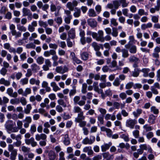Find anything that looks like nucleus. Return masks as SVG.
<instances>
[{
    "label": "nucleus",
    "mask_w": 160,
    "mask_h": 160,
    "mask_svg": "<svg viewBox=\"0 0 160 160\" xmlns=\"http://www.w3.org/2000/svg\"><path fill=\"white\" fill-rule=\"evenodd\" d=\"M87 84L84 83L82 84V92L83 94L86 93L87 92Z\"/></svg>",
    "instance_id": "obj_49"
},
{
    "label": "nucleus",
    "mask_w": 160,
    "mask_h": 160,
    "mask_svg": "<svg viewBox=\"0 0 160 160\" xmlns=\"http://www.w3.org/2000/svg\"><path fill=\"white\" fill-rule=\"evenodd\" d=\"M64 156V152L62 151L61 152L59 153V160H65Z\"/></svg>",
    "instance_id": "obj_64"
},
{
    "label": "nucleus",
    "mask_w": 160,
    "mask_h": 160,
    "mask_svg": "<svg viewBox=\"0 0 160 160\" xmlns=\"http://www.w3.org/2000/svg\"><path fill=\"white\" fill-rule=\"evenodd\" d=\"M64 144L66 146L69 145L70 143V140L68 134L65 135L64 138L63 140Z\"/></svg>",
    "instance_id": "obj_20"
},
{
    "label": "nucleus",
    "mask_w": 160,
    "mask_h": 160,
    "mask_svg": "<svg viewBox=\"0 0 160 160\" xmlns=\"http://www.w3.org/2000/svg\"><path fill=\"white\" fill-rule=\"evenodd\" d=\"M134 83L132 82H130L127 83L125 85V88L126 89H131L132 87H133Z\"/></svg>",
    "instance_id": "obj_53"
},
{
    "label": "nucleus",
    "mask_w": 160,
    "mask_h": 160,
    "mask_svg": "<svg viewBox=\"0 0 160 160\" xmlns=\"http://www.w3.org/2000/svg\"><path fill=\"white\" fill-rule=\"evenodd\" d=\"M102 115H105L107 112L106 110L102 108H99L98 109Z\"/></svg>",
    "instance_id": "obj_60"
},
{
    "label": "nucleus",
    "mask_w": 160,
    "mask_h": 160,
    "mask_svg": "<svg viewBox=\"0 0 160 160\" xmlns=\"http://www.w3.org/2000/svg\"><path fill=\"white\" fill-rule=\"evenodd\" d=\"M58 105L62 106L63 107L65 108L67 107V104L64 102L63 100L62 99H59L57 101Z\"/></svg>",
    "instance_id": "obj_41"
},
{
    "label": "nucleus",
    "mask_w": 160,
    "mask_h": 160,
    "mask_svg": "<svg viewBox=\"0 0 160 160\" xmlns=\"http://www.w3.org/2000/svg\"><path fill=\"white\" fill-rule=\"evenodd\" d=\"M30 149L25 146L21 147V150L24 153H28L30 152Z\"/></svg>",
    "instance_id": "obj_45"
},
{
    "label": "nucleus",
    "mask_w": 160,
    "mask_h": 160,
    "mask_svg": "<svg viewBox=\"0 0 160 160\" xmlns=\"http://www.w3.org/2000/svg\"><path fill=\"white\" fill-rule=\"evenodd\" d=\"M103 35L104 32L102 30H99L98 32V33H96V35L95 36L94 38L97 41L104 42Z\"/></svg>",
    "instance_id": "obj_2"
},
{
    "label": "nucleus",
    "mask_w": 160,
    "mask_h": 160,
    "mask_svg": "<svg viewBox=\"0 0 160 160\" xmlns=\"http://www.w3.org/2000/svg\"><path fill=\"white\" fill-rule=\"evenodd\" d=\"M81 57L83 60H86L88 58V54L87 52H83L81 54Z\"/></svg>",
    "instance_id": "obj_43"
},
{
    "label": "nucleus",
    "mask_w": 160,
    "mask_h": 160,
    "mask_svg": "<svg viewBox=\"0 0 160 160\" xmlns=\"http://www.w3.org/2000/svg\"><path fill=\"white\" fill-rule=\"evenodd\" d=\"M137 123V121L135 119H129L127 120L126 126L131 128H133L135 125Z\"/></svg>",
    "instance_id": "obj_4"
},
{
    "label": "nucleus",
    "mask_w": 160,
    "mask_h": 160,
    "mask_svg": "<svg viewBox=\"0 0 160 160\" xmlns=\"http://www.w3.org/2000/svg\"><path fill=\"white\" fill-rule=\"evenodd\" d=\"M119 96L122 100H123L126 98L127 95L126 92H122L120 93Z\"/></svg>",
    "instance_id": "obj_55"
},
{
    "label": "nucleus",
    "mask_w": 160,
    "mask_h": 160,
    "mask_svg": "<svg viewBox=\"0 0 160 160\" xmlns=\"http://www.w3.org/2000/svg\"><path fill=\"white\" fill-rule=\"evenodd\" d=\"M83 151L84 152H87L89 155H92L94 153L91 147H85L83 148Z\"/></svg>",
    "instance_id": "obj_12"
},
{
    "label": "nucleus",
    "mask_w": 160,
    "mask_h": 160,
    "mask_svg": "<svg viewBox=\"0 0 160 160\" xmlns=\"http://www.w3.org/2000/svg\"><path fill=\"white\" fill-rule=\"evenodd\" d=\"M138 14L140 16H142L143 15H147L148 13L147 12H146L145 10L142 9H139L138 11Z\"/></svg>",
    "instance_id": "obj_48"
},
{
    "label": "nucleus",
    "mask_w": 160,
    "mask_h": 160,
    "mask_svg": "<svg viewBox=\"0 0 160 160\" xmlns=\"http://www.w3.org/2000/svg\"><path fill=\"white\" fill-rule=\"evenodd\" d=\"M38 24L40 27H43L45 28H46L48 26V24L46 22H44L42 20H39L38 21Z\"/></svg>",
    "instance_id": "obj_38"
},
{
    "label": "nucleus",
    "mask_w": 160,
    "mask_h": 160,
    "mask_svg": "<svg viewBox=\"0 0 160 160\" xmlns=\"http://www.w3.org/2000/svg\"><path fill=\"white\" fill-rule=\"evenodd\" d=\"M140 71L144 73L143 75L144 77H147L148 76V73L150 71V69L149 68H144L142 69Z\"/></svg>",
    "instance_id": "obj_31"
},
{
    "label": "nucleus",
    "mask_w": 160,
    "mask_h": 160,
    "mask_svg": "<svg viewBox=\"0 0 160 160\" xmlns=\"http://www.w3.org/2000/svg\"><path fill=\"white\" fill-rule=\"evenodd\" d=\"M7 69L4 68H2L0 70V73L3 76H5L7 74Z\"/></svg>",
    "instance_id": "obj_44"
},
{
    "label": "nucleus",
    "mask_w": 160,
    "mask_h": 160,
    "mask_svg": "<svg viewBox=\"0 0 160 160\" xmlns=\"http://www.w3.org/2000/svg\"><path fill=\"white\" fill-rule=\"evenodd\" d=\"M54 20L59 25L61 24L62 22V19L61 17H58L54 18Z\"/></svg>",
    "instance_id": "obj_39"
},
{
    "label": "nucleus",
    "mask_w": 160,
    "mask_h": 160,
    "mask_svg": "<svg viewBox=\"0 0 160 160\" xmlns=\"http://www.w3.org/2000/svg\"><path fill=\"white\" fill-rule=\"evenodd\" d=\"M30 8L31 11L32 12H34L37 11L38 12H39V10H38V8L35 4H33L30 6Z\"/></svg>",
    "instance_id": "obj_46"
},
{
    "label": "nucleus",
    "mask_w": 160,
    "mask_h": 160,
    "mask_svg": "<svg viewBox=\"0 0 160 160\" xmlns=\"http://www.w3.org/2000/svg\"><path fill=\"white\" fill-rule=\"evenodd\" d=\"M68 71V68L65 66L63 67L62 66H58L56 67L55 69V71L58 73L61 74H63L67 72Z\"/></svg>",
    "instance_id": "obj_6"
},
{
    "label": "nucleus",
    "mask_w": 160,
    "mask_h": 160,
    "mask_svg": "<svg viewBox=\"0 0 160 160\" xmlns=\"http://www.w3.org/2000/svg\"><path fill=\"white\" fill-rule=\"evenodd\" d=\"M78 4V2L76 0H73L72 2H68L66 4V6L69 10L72 11L74 8L76 7Z\"/></svg>",
    "instance_id": "obj_3"
},
{
    "label": "nucleus",
    "mask_w": 160,
    "mask_h": 160,
    "mask_svg": "<svg viewBox=\"0 0 160 160\" xmlns=\"http://www.w3.org/2000/svg\"><path fill=\"white\" fill-rule=\"evenodd\" d=\"M28 79L26 78L21 79L20 81V82L21 85L23 86L27 84L28 83Z\"/></svg>",
    "instance_id": "obj_37"
},
{
    "label": "nucleus",
    "mask_w": 160,
    "mask_h": 160,
    "mask_svg": "<svg viewBox=\"0 0 160 160\" xmlns=\"http://www.w3.org/2000/svg\"><path fill=\"white\" fill-rule=\"evenodd\" d=\"M32 108V106L31 104H28L26 107V108L24 109V112L26 114L29 113L30 110Z\"/></svg>",
    "instance_id": "obj_35"
},
{
    "label": "nucleus",
    "mask_w": 160,
    "mask_h": 160,
    "mask_svg": "<svg viewBox=\"0 0 160 160\" xmlns=\"http://www.w3.org/2000/svg\"><path fill=\"white\" fill-rule=\"evenodd\" d=\"M142 110L140 108L137 109L133 112V114L136 118L138 117L142 113Z\"/></svg>",
    "instance_id": "obj_24"
},
{
    "label": "nucleus",
    "mask_w": 160,
    "mask_h": 160,
    "mask_svg": "<svg viewBox=\"0 0 160 160\" xmlns=\"http://www.w3.org/2000/svg\"><path fill=\"white\" fill-rule=\"evenodd\" d=\"M36 46L32 42H30L27 44L26 45V48L27 49H35Z\"/></svg>",
    "instance_id": "obj_40"
},
{
    "label": "nucleus",
    "mask_w": 160,
    "mask_h": 160,
    "mask_svg": "<svg viewBox=\"0 0 160 160\" xmlns=\"http://www.w3.org/2000/svg\"><path fill=\"white\" fill-rule=\"evenodd\" d=\"M68 38L71 39H74L75 37V29L72 28L68 32Z\"/></svg>",
    "instance_id": "obj_10"
},
{
    "label": "nucleus",
    "mask_w": 160,
    "mask_h": 160,
    "mask_svg": "<svg viewBox=\"0 0 160 160\" xmlns=\"http://www.w3.org/2000/svg\"><path fill=\"white\" fill-rule=\"evenodd\" d=\"M55 152L52 150H50L48 153V158L49 160H54L56 158Z\"/></svg>",
    "instance_id": "obj_13"
},
{
    "label": "nucleus",
    "mask_w": 160,
    "mask_h": 160,
    "mask_svg": "<svg viewBox=\"0 0 160 160\" xmlns=\"http://www.w3.org/2000/svg\"><path fill=\"white\" fill-rule=\"evenodd\" d=\"M88 24L91 27L94 28L97 26V22L93 18H89L87 20Z\"/></svg>",
    "instance_id": "obj_9"
},
{
    "label": "nucleus",
    "mask_w": 160,
    "mask_h": 160,
    "mask_svg": "<svg viewBox=\"0 0 160 160\" xmlns=\"http://www.w3.org/2000/svg\"><path fill=\"white\" fill-rule=\"evenodd\" d=\"M10 29L11 30L12 35L15 36L16 38L21 37V32H17L15 30V26L13 24H11L10 26Z\"/></svg>",
    "instance_id": "obj_1"
},
{
    "label": "nucleus",
    "mask_w": 160,
    "mask_h": 160,
    "mask_svg": "<svg viewBox=\"0 0 160 160\" xmlns=\"http://www.w3.org/2000/svg\"><path fill=\"white\" fill-rule=\"evenodd\" d=\"M85 118V116L84 115V113L82 111L78 114L77 118L75 119V121L76 122H80L81 120H84Z\"/></svg>",
    "instance_id": "obj_11"
},
{
    "label": "nucleus",
    "mask_w": 160,
    "mask_h": 160,
    "mask_svg": "<svg viewBox=\"0 0 160 160\" xmlns=\"http://www.w3.org/2000/svg\"><path fill=\"white\" fill-rule=\"evenodd\" d=\"M72 18V16L66 17L64 19V21L66 23L69 24L71 22V20Z\"/></svg>",
    "instance_id": "obj_47"
},
{
    "label": "nucleus",
    "mask_w": 160,
    "mask_h": 160,
    "mask_svg": "<svg viewBox=\"0 0 160 160\" xmlns=\"http://www.w3.org/2000/svg\"><path fill=\"white\" fill-rule=\"evenodd\" d=\"M120 4L118 1H114L112 3H108L107 6V8L109 9H112L113 7L115 9H117L120 6Z\"/></svg>",
    "instance_id": "obj_5"
},
{
    "label": "nucleus",
    "mask_w": 160,
    "mask_h": 160,
    "mask_svg": "<svg viewBox=\"0 0 160 160\" xmlns=\"http://www.w3.org/2000/svg\"><path fill=\"white\" fill-rule=\"evenodd\" d=\"M129 61L130 62L138 63L140 62L139 59L134 56H131L129 58Z\"/></svg>",
    "instance_id": "obj_19"
},
{
    "label": "nucleus",
    "mask_w": 160,
    "mask_h": 160,
    "mask_svg": "<svg viewBox=\"0 0 160 160\" xmlns=\"http://www.w3.org/2000/svg\"><path fill=\"white\" fill-rule=\"evenodd\" d=\"M112 145V143L111 142H109L108 144H104V145L101 146L102 151L103 152H104L106 151L108 149L110 146Z\"/></svg>",
    "instance_id": "obj_17"
},
{
    "label": "nucleus",
    "mask_w": 160,
    "mask_h": 160,
    "mask_svg": "<svg viewBox=\"0 0 160 160\" xmlns=\"http://www.w3.org/2000/svg\"><path fill=\"white\" fill-rule=\"evenodd\" d=\"M129 51L130 53L132 54H135L137 51V47L134 45L131 46Z\"/></svg>",
    "instance_id": "obj_30"
},
{
    "label": "nucleus",
    "mask_w": 160,
    "mask_h": 160,
    "mask_svg": "<svg viewBox=\"0 0 160 160\" xmlns=\"http://www.w3.org/2000/svg\"><path fill=\"white\" fill-rule=\"evenodd\" d=\"M122 57L127 58L128 57L129 54L127 50L125 49H122Z\"/></svg>",
    "instance_id": "obj_32"
},
{
    "label": "nucleus",
    "mask_w": 160,
    "mask_h": 160,
    "mask_svg": "<svg viewBox=\"0 0 160 160\" xmlns=\"http://www.w3.org/2000/svg\"><path fill=\"white\" fill-rule=\"evenodd\" d=\"M73 111L74 113H79L82 112V109L78 106H75L73 107Z\"/></svg>",
    "instance_id": "obj_26"
},
{
    "label": "nucleus",
    "mask_w": 160,
    "mask_h": 160,
    "mask_svg": "<svg viewBox=\"0 0 160 160\" xmlns=\"http://www.w3.org/2000/svg\"><path fill=\"white\" fill-rule=\"evenodd\" d=\"M56 109L59 112H62L63 111V109L61 106L57 105L56 107Z\"/></svg>",
    "instance_id": "obj_63"
},
{
    "label": "nucleus",
    "mask_w": 160,
    "mask_h": 160,
    "mask_svg": "<svg viewBox=\"0 0 160 160\" xmlns=\"http://www.w3.org/2000/svg\"><path fill=\"white\" fill-rule=\"evenodd\" d=\"M74 11L73 15L75 18H78L80 16L81 11L80 8L76 7L75 8Z\"/></svg>",
    "instance_id": "obj_16"
},
{
    "label": "nucleus",
    "mask_w": 160,
    "mask_h": 160,
    "mask_svg": "<svg viewBox=\"0 0 160 160\" xmlns=\"http://www.w3.org/2000/svg\"><path fill=\"white\" fill-rule=\"evenodd\" d=\"M92 138L89 139L88 138L86 137L82 141V143L84 144H91L95 141V138L94 137H92Z\"/></svg>",
    "instance_id": "obj_8"
},
{
    "label": "nucleus",
    "mask_w": 160,
    "mask_h": 160,
    "mask_svg": "<svg viewBox=\"0 0 160 160\" xmlns=\"http://www.w3.org/2000/svg\"><path fill=\"white\" fill-rule=\"evenodd\" d=\"M30 131L31 133L33 134L36 131V127L35 124H33L31 126Z\"/></svg>",
    "instance_id": "obj_58"
},
{
    "label": "nucleus",
    "mask_w": 160,
    "mask_h": 160,
    "mask_svg": "<svg viewBox=\"0 0 160 160\" xmlns=\"http://www.w3.org/2000/svg\"><path fill=\"white\" fill-rule=\"evenodd\" d=\"M67 44L68 47H71L74 43V41L72 42L69 38H68L67 40Z\"/></svg>",
    "instance_id": "obj_56"
},
{
    "label": "nucleus",
    "mask_w": 160,
    "mask_h": 160,
    "mask_svg": "<svg viewBox=\"0 0 160 160\" xmlns=\"http://www.w3.org/2000/svg\"><path fill=\"white\" fill-rule=\"evenodd\" d=\"M151 110L154 114H157L159 113V110L155 106H152L151 108Z\"/></svg>",
    "instance_id": "obj_50"
},
{
    "label": "nucleus",
    "mask_w": 160,
    "mask_h": 160,
    "mask_svg": "<svg viewBox=\"0 0 160 160\" xmlns=\"http://www.w3.org/2000/svg\"><path fill=\"white\" fill-rule=\"evenodd\" d=\"M112 36L114 37H117L118 34V28H112Z\"/></svg>",
    "instance_id": "obj_42"
},
{
    "label": "nucleus",
    "mask_w": 160,
    "mask_h": 160,
    "mask_svg": "<svg viewBox=\"0 0 160 160\" xmlns=\"http://www.w3.org/2000/svg\"><path fill=\"white\" fill-rule=\"evenodd\" d=\"M10 102L12 104H18L20 102L19 100V99L15 98V99H12L10 100Z\"/></svg>",
    "instance_id": "obj_52"
},
{
    "label": "nucleus",
    "mask_w": 160,
    "mask_h": 160,
    "mask_svg": "<svg viewBox=\"0 0 160 160\" xmlns=\"http://www.w3.org/2000/svg\"><path fill=\"white\" fill-rule=\"evenodd\" d=\"M140 72V70L138 69H135L134 71L132 72V76L134 77H137L139 76Z\"/></svg>",
    "instance_id": "obj_28"
},
{
    "label": "nucleus",
    "mask_w": 160,
    "mask_h": 160,
    "mask_svg": "<svg viewBox=\"0 0 160 160\" xmlns=\"http://www.w3.org/2000/svg\"><path fill=\"white\" fill-rule=\"evenodd\" d=\"M50 10L51 12H54L56 11L57 10V7L55 4L52 2L50 6Z\"/></svg>",
    "instance_id": "obj_59"
},
{
    "label": "nucleus",
    "mask_w": 160,
    "mask_h": 160,
    "mask_svg": "<svg viewBox=\"0 0 160 160\" xmlns=\"http://www.w3.org/2000/svg\"><path fill=\"white\" fill-rule=\"evenodd\" d=\"M31 67L32 71L35 72L40 69L39 67L36 63L32 64L31 66Z\"/></svg>",
    "instance_id": "obj_29"
},
{
    "label": "nucleus",
    "mask_w": 160,
    "mask_h": 160,
    "mask_svg": "<svg viewBox=\"0 0 160 160\" xmlns=\"http://www.w3.org/2000/svg\"><path fill=\"white\" fill-rule=\"evenodd\" d=\"M91 45L96 51H99L100 49V46L98 45V43L96 42H92L91 44Z\"/></svg>",
    "instance_id": "obj_34"
},
{
    "label": "nucleus",
    "mask_w": 160,
    "mask_h": 160,
    "mask_svg": "<svg viewBox=\"0 0 160 160\" xmlns=\"http://www.w3.org/2000/svg\"><path fill=\"white\" fill-rule=\"evenodd\" d=\"M120 1L122 8L126 7L128 6V2H127L126 0H120Z\"/></svg>",
    "instance_id": "obj_51"
},
{
    "label": "nucleus",
    "mask_w": 160,
    "mask_h": 160,
    "mask_svg": "<svg viewBox=\"0 0 160 160\" xmlns=\"http://www.w3.org/2000/svg\"><path fill=\"white\" fill-rule=\"evenodd\" d=\"M25 141L26 144L28 145L31 144L32 147H35L37 145V142L35 141L33 137H31L30 139H25Z\"/></svg>",
    "instance_id": "obj_7"
},
{
    "label": "nucleus",
    "mask_w": 160,
    "mask_h": 160,
    "mask_svg": "<svg viewBox=\"0 0 160 160\" xmlns=\"http://www.w3.org/2000/svg\"><path fill=\"white\" fill-rule=\"evenodd\" d=\"M156 118V117L153 114H150L149 116L148 122L151 124H154L155 123Z\"/></svg>",
    "instance_id": "obj_15"
},
{
    "label": "nucleus",
    "mask_w": 160,
    "mask_h": 160,
    "mask_svg": "<svg viewBox=\"0 0 160 160\" xmlns=\"http://www.w3.org/2000/svg\"><path fill=\"white\" fill-rule=\"evenodd\" d=\"M51 86L54 92H57L58 91L60 90V88L57 85V84L55 82H52L50 83Z\"/></svg>",
    "instance_id": "obj_22"
},
{
    "label": "nucleus",
    "mask_w": 160,
    "mask_h": 160,
    "mask_svg": "<svg viewBox=\"0 0 160 160\" xmlns=\"http://www.w3.org/2000/svg\"><path fill=\"white\" fill-rule=\"evenodd\" d=\"M22 12L23 16H31L32 14L30 10L26 8H23L22 9Z\"/></svg>",
    "instance_id": "obj_18"
},
{
    "label": "nucleus",
    "mask_w": 160,
    "mask_h": 160,
    "mask_svg": "<svg viewBox=\"0 0 160 160\" xmlns=\"http://www.w3.org/2000/svg\"><path fill=\"white\" fill-rule=\"evenodd\" d=\"M143 128L145 130L146 132H148L152 130V128L151 126H148L147 124H146L143 126Z\"/></svg>",
    "instance_id": "obj_54"
},
{
    "label": "nucleus",
    "mask_w": 160,
    "mask_h": 160,
    "mask_svg": "<svg viewBox=\"0 0 160 160\" xmlns=\"http://www.w3.org/2000/svg\"><path fill=\"white\" fill-rule=\"evenodd\" d=\"M80 100V97L79 96H76L73 98L74 103L75 104H78Z\"/></svg>",
    "instance_id": "obj_61"
},
{
    "label": "nucleus",
    "mask_w": 160,
    "mask_h": 160,
    "mask_svg": "<svg viewBox=\"0 0 160 160\" xmlns=\"http://www.w3.org/2000/svg\"><path fill=\"white\" fill-rule=\"evenodd\" d=\"M22 35L23 36L22 39L25 40L27 39L28 37L30 36V33L28 32H25L23 33Z\"/></svg>",
    "instance_id": "obj_57"
},
{
    "label": "nucleus",
    "mask_w": 160,
    "mask_h": 160,
    "mask_svg": "<svg viewBox=\"0 0 160 160\" xmlns=\"http://www.w3.org/2000/svg\"><path fill=\"white\" fill-rule=\"evenodd\" d=\"M160 10V8L157 4L154 8H152L150 9V12L152 13H155L156 11H158Z\"/></svg>",
    "instance_id": "obj_36"
},
{
    "label": "nucleus",
    "mask_w": 160,
    "mask_h": 160,
    "mask_svg": "<svg viewBox=\"0 0 160 160\" xmlns=\"http://www.w3.org/2000/svg\"><path fill=\"white\" fill-rule=\"evenodd\" d=\"M17 28L18 30L22 32H24L27 30V28L25 26L20 24L17 25Z\"/></svg>",
    "instance_id": "obj_27"
},
{
    "label": "nucleus",
    "mask_w": 160,
    "mask_h": 160,
    "mask_svg": "<svg viewBox=\"0 0 160 160\" xmlns=\"http://www.w3.org/2000/svg\"><path fill=\"white\" fill-rule=\"evenodd\" d=\"M111 23L114 26H116L118 25V23L117 22L116 19L114 18H112L111 19Z\"/></svg>",
    "instance_id": "obj_62"
},
{
    "label": "nucleus",
    "mask_w": 160,
    "mask_h": 160,
    "mask_svg": "<svg viewBox=\"0 0 160 160\" xmlns=\"http://www.w3.org/2000/svg\"><path fill=\"white\" fill-rule=\"evenodd\" d=\"M44 59L42 56L38 57L36 59L37 62L39 65L42 64L44 62Z\"/></svg>",
    "instance_id": "obj_33"
},
{
    "label": "nucleus",
    "mask_w": 160,
    "mask_h": 160,
    "mask_svg": "<svg viewBox=\"0 0 160 160\" xmlns=\"http://www.w3.org/2000/svg\"><path fill=\"white\" fill-rule=\"evenodd\" d=\"M88 15L90 17H95L97 16V14L94 10L92 8L90 9L88 12Z\"/></svg>",
    "instance_id": "obj_25"
},
{
    "label": "nucleus",
    "mask_w": 160,
    "mask_h": 160,
    "mask_svg": "<svg viewBox=\"0 0 160 160\" xmlns=\"http://www.w3.org/2000/svg\"><path fill=\"white\" fill-rule=\"evenodd\" d=\"M30 83L31 85L35 84L36 85L39 86L40 83V81L39 80H36L35 78H32L29 80Z\"/></svg>",
    "instance_id": "obj_21"
},
{
    "label": "nucleus",
    "mask_w": 160,
    "mask_h": 160,
    "mask_svg": "<svg viewBox=\"0 0 160 160\" xmlns=\"http://www.w3.org/2000/svg\"><path fill=\"white\" fill-rule=\"evenodd\" d=\"M42 86L45 89L46 92H49L51 91V88L50 87L48 86V84L47 82L43 81L42 84Z\"/></svg>",
    "instance_id": "obj_14"
},
{
    "label": "nucleus",
    "mask_w": 160,
    "mask_h": 160,
    "mask_svg": "<svg viewBox=\"0 0 160 160\" xmlns=\"http://www.w3.org/2000/svg\"><path fill=\"white\" fill-rule=\"evenodd\" d=\"M12 122L11 121H8L6 122L5 124V126L8 132L9 133H10V131L11 130L12 127L13 125L12 124H9V122Z\"/></svg>",
    "instance_id": "obj_23"
}]
</instances>
